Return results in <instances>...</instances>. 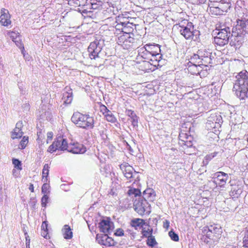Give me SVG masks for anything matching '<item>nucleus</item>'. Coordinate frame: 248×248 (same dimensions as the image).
Wrapping results in <instances>:
<instances>
[{"mask_svg": "<svg viewBox=\"0 0 248 248\" xmlns=\"http://www.w3.org/2000/svg\"><path fill=\"white\" fill-rule=\"evenodd\" d=\"M229 8V4L227 2H209L207 11L210 15L218 16L223 15L224 13L227 12Z\"/></svg>", "mask_w": 248, "mask_h": 248, "instance_id": "obj_7", "label": "nucleus"}, {"mask_svg": "<svg viewBox=\"0 0 248 248\" xmlns=\"http://www.w3.org/2000/svg\"><path fill=\"white\" fill-rule=\"evenodd\" d=\"M12 163L15 169H16L18 170H22V168L21 162L18 159L13 158Z\"/></svg>", "mask_w": 248, "mask_h": 248, "instance_id": "obj_39", "label": "nucleus"}, {"mask_svg": "<svg viewBox=\"0 0 248 248\" xmlns=\"http://www.w3.org/2000/svg\"><path fill=\"white\" fill-rule=\"evenodd\" d=\"M125 113H126V115L130 117V118H131L132 117H133V116H134V117H135V115H136L135 114V113L134 112V111L131 109H126Z\"/></svg>", "mask_w": 248, "mask_h": 248, "instance_id": "obj_51", "label": "nucleus"}, {"mask_svg": "<svg viewBox=\"0 0 248 248\" xmlns=\"http://www.w3.org/2000/svg\"><path fill=\"white\" fill-rule=\"evenodd\" d=\"M222 229L217 224L204 227L202 229L201 239L207 244H215L219 242L222 237Z\"/></svg>", "mask_w": 248, "mask_h": 248, "instance_id": "obj_3", "label": "nucleus"}, {"mask_svg": "<svg viewBox=\"0 0 248 248\" xmlns=\"http://www.w3.org/2000/svg\"><path fill=\"white\" fill-rule=\"evenodd\" d=\"M208 118H209L208 121L210 124H211V122L214 123V122H215L218 125H220L219 123L221 118L220 115L215 113L211 114Z\"/></svg>", "mask_w": 248, "mask_h": 248, "instance_id": "obj_30", "label": "nucleus"}, {"mask_svg": "<svg viewBox=\"0 0 248 248\" xmlns=\"http://www.w3.org/2000/svg\"><path fill=\"white\" fill-rule=\"evenodd\" d=\"M72 122L77 126L85 129H92L94 127V119L89 114H84L77 112L72 116Z\"/></svg>", "mask_w": 248, "mask_h": 248, "instance_id": "obj_4", "label": "nucleus"}, {"mask_svg": "<svg viewBox=\"0 0 248 248\" xmlns=\"http://www.w3.org/2000/svg\"><path fill=\"white\" fill-rule=\"evenodd\" d=\"M169 234L171 239L174 241L177 242L179 241V236L174 232L170 231L169 232Z\"/></svg>", "mask_w": 248, "mask_h": 248, "instance_id": "obj_44", "label": "nucleus"}, {"mask_svg": "<svg viewBox=\"0 0 248 248\" xmlns=\"http://www.w3.org/2000/svg\"><path fill=\"white\" fill-rule=\"evenodd\" d=\"M209 2L213 3H223L222 0H209Z\"/></svg>", "mask_w": 248, "mask_h": 248, "instance_id": "obj_58", "label": "nucleus"}, {"mask_svg": "<svg viewBox=\"0 0 248 248\" xmlns=\"http://www.w3.org/2000/svg\"><path fill=\"white\" fill-rule=\"evenodd\" d=\"M48 196L45 194L41 199V204L43 207H45L46 205V203L48 202Z\"/></svg>", "mask_w": 248, "mask_h": 248, "instance_id": "obj_47", "label": "nucleus"}, {"mask_svg": "<svg viewBox=\"0 0 248 248\" xmlns=\"http://www.w3.org/2000/svg\"><path fill=\"white\" fill-rule=\"evenodd\" d=\"M136 42L134 34H121L117 40L118 44L125 49H129L134 47Z\"/></svg>", "mask_w": 248, "mask_h": 248, "instance_id": "obj_8", "label": "nucleus"}, {"mask_svg": "<svg viewBox=\"0 0 248 248\" xmlns=\"http://www.w3.org/2000/svg\"><path fill=\"white\" fill-rule=\"evenodd\" d=\"M155 196L156 193L155 191L151 188H146L143 192V200L146 201L154 202Z\"/></svg>", "mask_w": 248, "mask_h": 248, "instance_id": "obj_22", "label": "nucleus"}, {"mask_svg": "<svg viewBox=\"0 0 248 248\" xmlns=\"http://www.w3.org/2000/svg\"><path fill=\"white\" fill-rule=\"evenodd\" d=\"M64 102L66 104H70L73 100V94L72 93H66L64 95Z\"/></svg>", "mask_w": 248, "mask_h": 248, "instance_id": "obj_40", "label": "nucleus"}, {"mask_svg": "<svg viewBox=\"0 0 248 248\" xmlns=\"http://www.w3.org/2000/svg\"><path fill=\"white\" fill-rule=\"evenodd\" d=\"M134 208L139 215H143L145 213L150 214L151 212V205L146 200H135L134 202Z\"/></svg>", "mask_w": 248, "mask_h": 248, "instance_id": "obj_9", "label": "nucleus"}, {"mask_svg": "<svg viewBox=\"0 0 248 248\" xmlns=\"http://www.w3.org/2000/svg\"><path fill=\"white\" fill-rule=\"evenodd\" d=\"M29 189L30 190V191L32 193L34 192V186L31 183L30 184Z\"/></svg>", "mask_w": 248, "mask_h": 248, "instance_id": "obj_57", "label": "nucleus"}, {"mask_svg": "<svg viewBox=\"0 0 248 248\" xmlns=\"http://www.w3.org/2000/svg\"><path fill=\"white\" fill-rule=\"evenodd\" d=\"M242 192V189L237 186L232 188L230 195L232 199H237L240 197Z\"/></svg>", "mask_w": 248, "mask_h": 248, "instance_id": "obj_28", "label": "nucleus"}, {"mask_svg": "<svg viewBox=\"0 0 248 248\" xmlns=\"http://www.w3.org/2000/svg\"><path fill=\"white\" fill-rule=\"evenodd\" d=\"M49 173V166L47 164H46L44 165L43 171H42V181H44V183H46L47 179V177Z\"/></svg>", "mask_w": 248, "mask_h": 248, "instance_id": "obj_31", "label": "nucleus"}, {"mask_svg": "<svg viewBox=\"0 0 248 248\" xmlns=\"http://www.w3.org/2000/svg\"><path fill=\"white\" fill-rule=\"evenodd\" d=\"M88 51L90 58L91 59H95L98 57L99 53L101 51V48L96 42H93L88 46Z\"/></svg>", "mask_w": 248, "mask_h": 248, "instance_id": "obj_18", "label": "nucleus"}, {"mask_svg": "<svg viewBox=\"0 0 248 248\" xmlns=\"http://www.w3.org/2000/svg\"><path fill=\"white\" fill-rule=\"evenodd\" d=\"M48 223L47 221H44L41 225V235L46 239L50 238L48 234Z\"/></svg>", "mask_w": 248, "mask_h": 248, "instance_id": "obj_26", "label": "nucleus"}, {"mask_svg": "<svg viewBox=\"0 0 248 248\" xmlns=\"http://www.w3.org/2000/svg\"><path fill=\"white\" fill-rule=\"evenodd\" d=\"M98 104L99 105V111L104 116L109 111L105 105L102 104L101 103H98Z\"/></svg>", "mask_w": 248, "mask_h": 248, "instance_id": "obj_41", "label": "nucleus"}, {"mask_svg": "<svg viewBox=\"0 0 248 248\" xmlns=\"http://www.w3.org/2000/svg\"><path fill=\"white\" fill-rule=\"evenodd\" d=\"M150 54L146 51L145 47L140 48L138 55L137 57L136 61H143L148 60L150 58Z\"/></svg>", "mask_w": 248, "mask_h": 248, "instance_id": "obj_24", "label": "nucleus"}, {"mask_svg": "<svg viewBox=\"0 0 248 248\" xmlns=\"http://www.w3.org/2000/svg\"><path fill=\"white\" fill-rule=\"evenodd\" d=\"M233 91L240 100L248 99V72L246 70L240 72L235 77Z\"/></svg>", "mask_w": 248, "mask_h": 248, "instance_id": "obj_2", "label": "nucleus"}, {"mask_svg": "<svg viewBox=\"0 0 248 248\" xmlns=\"http://www.w3.org/2000/svg\"><path fill=\"white\" fill-rule=\"evenodd\" d=\"M8 34L10 36V38L12 39L13 42L14 40H16L17 39V38L20 37L19 33L18 32L13 31H9Z\"/></svg>", "mask_w": 248, "mask_h": 248, "instance_id": "obj_43", "label": "nucleus"}, {"mask_svg": "<svg viewBox=\"0 0 248 248\" xmlns=\"http://www.w3.org/2000/svg\"><path fill=\"white\" fill-rule=\"evenodd\" d=\"M214 178L217 186L224 187L228 180V174L223 171H218L214 174Z\"/></svg>", "mask_w": 248, "mask_h": 248, "instance_id": "obj_16", "label": "nucleus"}, {"mask_svg": "<svg viewBox=\"0 0 248 248\" xmlns=\"http://www.w3.org/2000/svg\"><path fill=\"white\" fill-rule=\"evenodd\" d=\"M144 46L148 52V54H150L153 57H156L155 61L158 62L161 58L160 46L158 44H146Z\"/></svg>", "mask_w": 248, "mask_h": 248, "instance_id": "obj_13", "label": "nucleus"}, {"mask_svg": "<svg viewBox=\"0 0 248 248\" xmlns=\"http://www.w3.org/2000/svg\"><path fill=\"white\" fill-rule=\"evenodd\" d=\"M48 189V186L46 183H44L42 187V192L45 194L47 193Z\"/></svg>", "mask_w": 248, "mask_h": 248, "instance_id": "obj_52", "label": "nucleus"}, {"mask_svg": "<svg viewBox=\"0 0 248 248\" xmlns=\"http://www.w3.org/2000/svg\"><path fill=\"white\" fill-rule=\"evenodd\" d=\"M216 30L218 32L214 38V43L217 46H223L228 44L230 33L229 27L222 28L220 25L217 26Z\"/></svg>", "mask_w": 248, "mask_h": 248, "instance_id": "obj_6", "label": "nucleus"}, {"mask_svg": "<svg viewBox=\"0 0 248 248\" xmlns=\"http://www.w3.org/2000/svg\"><path fill=\"white\" fill-rule=\"evenodd\" d=\"M141 233L142 235V238H147L152 235L153 229L149 225L147 227H142Z\"/></svg>", "mask_w": 248, "mask_h": 248, "instance_id": "obj_29", "label": "nucleus"}, {"mask_svg": "<svg viewBox=\"0 0 248 248\" xmlns=\"http://www.w3.org/2000/svg\"><path fill=\"white\" fill-rule=\"evenodd\" d=\"M144 224H145V220L142 218H134L132 219L130 222V225L135 229H137V228L139 227H142Z\"/></svg>", "mask_w": 248, "mask_h": 248, "instance_id": "obj_27", "label": "nucleus"}, {"mask_svg": "<svg viewBox=\"0 0 248 248\" xmlns=\"http://www.w3.org/2000/svg\"><path fill=\"white\" fill-rule=\"evenodd\" d=\"M169 226H170V222L168 220H166L165 221H164V222H163L164 228L167 229H168Z\"/></svg>", "mask_w": 248, "mask_h": 248, "instance_id": "obj_55", "label": "nucleus"}, {"mask_svg": "<svg viewBox=\"0 0 248 248\" xmlns=\"http://www.w3.org/2000/svg\"><path fill=\"white\" fill-rule=\"evenodd\" d=\"M203 51H204L202 49L199 50L197 54H194L193 56L191 57L190 61L188 63L207 66V65L202 62L203 61V58H208V57L207 56H203L202 53Z\"/></svg>", "mask_w": 248, "mask_h": 248, "instance_id": "obj_17", "label": "nucleus"}, {"mask_svg": "<svg viewBox=\"0 0 248 248\" xmlns=\"http://www.w3.org/2000/svg\"><path fill=\"white\" fill-rule=\"evenodd\" d=\"M217 155V153H214L207 155L202 160V164L203 166H207L209 162Z\"/></svg>", "mask_w": 248, "mask_h": 248, "instance_id": "obj_33", "label": "nucleus"}, {"mask_svg": "<svg viewBox=\"0 0 248 248\" xmlns=\"http://www.w3.org/2000/svg\"><path fill=\"white\" fill-rule=\"evenodd\" d=\"M29 143V137L24 136L20 142L19 145V148L20 149H24L26 148Z\"/></svg>", "mask_w": 248, "mask_h": 248, "instance_id": "obj_36", "label": "nucleus"}, {"mask_svg": "<svg viewBox=\"0 0 248 248\" xmlns=\"http://www.w3.org/2000/svg\"><path fill=\"white\" fill-rule=\"evenodd\" d=\"M135 67L139 71L145 72H150L156 69V64L151 63L146 60L136 61Z\"/></svg>", "mask_w": 248, "mask_h": 248, "instance_id": "obj_11", "label": "nucleus"}, {"mask_svg": "<svg viewBox=\"0 0 248 248\" xmlns=\"http://www.w3.org/2000/svg\"><path fill=\"white\" fill-rule=\"evenodd\" d=\"M98 228L100 232L108 234L114 229V224L109 218L102 219L98 224Z\"/></svg>", "mask_w": 248, "mask_h": 248, "instance_id": "obj_14", "label": "nucleus"}, {"mask_svg": "<svg viewBox=\"0 0 248 248\" xmlns=\"http://www.w3.org/2000/svg\"><path fill=\"white\" fill-rule=\"evenodd\" d=\"M117 24L115 26L114 34L116 35H119L120 33L122 32L123 27L125 26V22H120L118 23L117 20L116 21Z\"/></svg>", "mask_w": 248, "mask_h": 248, "instance_id": "obj_32", "label": "nucleus"}, {"mask_svg": "<svg viewBox=\"0 0 248 248\" xmlns=\"http://www.w3.org/2000/svg\"><path fill=\"white\" fill-rule=\"evenodd\" d=\"M104 117L107 121L112 123L117 121V119L110 110L104 115Z\"/></svg>", "mask_w": 248, "mask_h": 248, "instance_id": "obj_34", "label": "nucleus"}, {"mask_svg": "<svg viewBox=\"0 0 248 248\" xmlns=\"http://www.w3.org/2000/svg\"><path fill=\"white\" fill-rule=\"evenodd\" d=\"M16 170L15 169H14L13 170V175H14L16 173Z\"/></svg>", "mask_w": 248, "mask_h": 248, "instance_id": "obj_60", "label": "nucleus"}, {"mask_svg": "<svg viewBox=\"0 0 248 248\" xmlns=\"http://www.w3.org/2000/svg\"><path fill=\"white\" fill-rule=\"evenodd\" d=\"M14 42L15 43L16 45L22 51V53L23 54L24 51V46L22 43L20 37L17 38V39L16 40H14Z\"/></svg>", "mask_w": 248, "mask_h": 248, "instance_id": "obj_42", "label": "nucleus"}, {"mask_svg": "<svg viewBox=\"0 0 248 248\" xmlns=\"http://www.w3.org/2000/svg\"><path fill=\"white\" fill-rule=\"evenodd\" d=\"M147 240V245L152 248L154 247L157 244L155 240V236L151 235V236L148 237Z\"/></svg>", "mask_w": 248, "mask_h": 248, "instance_id": "obj_38", "label": "nucleus"}, {"mask_svg": "<svg viewBox=\"0 0 248 248\" xmlns=\"http://www.w3.org/2000/svg\"><path fill=\"white\" fill-rule=\"evenodd\" d=\"M116 189H114L113 187L112 188L109 193V194L112 196H115L117 195V193L116 192Z\"/></svg>", "mask_w": 248, "mask_h": 248, "instance_id": "obj_56", "label": "nucleus"}, {"mask_svg": "<svg viewBox=\"0 0 248 248\" xmlns=\"http://www.w3.org/2000/svg\"><path fill=\"white\" fill-rule=\"evenodd\" d=\"M96 239L99 244L106 247L114 246L117 244L113 239L108 236V234H97Z\"/></svg>", "mask_w": 248, "mask_h": 248, "instance_id": "obj_15", "label": "nucleus"}, {"mask_svg": "<svg viewBox=\"0 0 248 248\" xmlns=\"http://www.w3.org/2000/svg\"><path fill=\"white\" fill-rule=\"evenodd\" d=\"M243 248H248V230L243 238Z\"/></svg>", "mask_w": 248, "mask_h": 248, "instance_id": "obj_45", "label": "nucleus"}, {"mask_svg": "<svg viewBox=\"0 0 248 248\" xmlns=\"http://www.w3.org/2000/svg\"><path fill=\"white\" fill-rule=\"evenodd\" d=\"M120 168L124 176L129 182H132L134 180L135 175L137 172L131 166L129 165L127 163L124 162L120 165Z\"/></svg>", "mask_w": 248, "mask_h": 248, "instance_id": "obj_12", "label": "nucleus"}, {"mask_svg": "<svg viewBox=\"0 0 248 248\" xmlns=\"http://www.w3.org/2000/svg\"><path fill=\"white\" fill-rule=\"evenodd\" d=\"M57 150H67L69 152L78 154L84 153L86 148L83 144L78 142L68 145L65 139L63 137H59L55 140L47 150L50 153H53Z\"/></svg>", "mask_w": 248, "mask_h": 248, "instance_id": "obj_1", "label": "nucleus"}, {"mask_svg": "<svg viewBox=\"0 0 248 248\" xmlns=\"http://www.w3.org/2000/svg\"><path fill=\"white\" fill-rule=\"evenodd\" d=\"M53 134L52 132H49L47 134V143L52 140Z\"/></svg>", "mask_w": 248, "mask_h": 248, "instance_id": "obj_54", "label": "nucleus"}, {"mask_svg": "<svg viewBox=\"0 0 248 248\" xmlns=\"http://www.w3.org/2000/svg\"><path fill=\"white\" fill-rule=\"evenodd\" d=\"M63 236L65 239H70L73 237V232L68 225H64L62 229Z\"/></svg>", "mask_w": 248, "mask_h": 248, "instance_id": "obj_25", "label": "nucleus"}, {"mask_svg": "<svg viewBox=\"0 0 248 248\" xmlns=\"http://www.w3.org/2000/svg\"><path fill=\"white\" fill-rule=\"evenodd\" d=\"M74 3L78 7H83L85 6L87 3V0H74Z\"/></svg>", "mask_w": 248, "mask_h": 248, "instance_id": "obj_46", "label": "nucleus"}, {"mask_svg": "<svg viewBox=\"0 0 248 248\" xmlns=\"http://www.w3.org/2000/svg\"><path fill=\"white\" fill-rule=\"evenodd\" d=\"M193 138L191 136L186 133L181 132L179 135V144L181 146H186V147H191L192 146V140Z\"/></svg>", "mask_w": 248, "mask_h": 248, "instance_id": "obj_19", "label": "nucleus"}, {"mask_svg": "<svg viewBox=\"0 0 248 248\" xmlns=\"http://www.w3.org/2000/svg\"><path fill=\"white\" fill-rule=\"evenodd\" d=\"M129 25H132L129 23H125V26H124L122 34H133V28Z\"/></svg>", "mask_w": 248, "mask_h": 248, "instance_id": "obj_35", "label": "nucleus"}, {"mask_svg": "<svg viewBox=\"0 0 248 248\" xmlns=\"http://www.w3.org/2000/svg\"><path fill=\"white\" fill-rule=\"evenodd\" d=\"M181 29L180 32L186 39L191 40L193 39L196 30L194 29L192 23L187 22L186 26L180 25Z\"/></svg>", "mask_w": 248, "mask_h": 248, "instance_id": "obj_10", "label": "nucleus"}, {"mask_svg": "<svg viewBox=\"0 0 248 248\" xmlns=\"http://www.w3.org/2000/svg\"><path fill=\"white\" fill-rule=\"evenodd\" d=\"M236 12L238 17L240 18L237 19V24L232 29V36L239 37H242L245 32V29L247 27V20L244 16L247 11L245 9H241L240 10H236Z\"/></svg>", "mask_w": 248, "mask_h": 248, "instance_id": "obj_5", "label": "nucleus"}, {"mask_svg": "<svg viewBox=\"0 0 248 248\" xmlns=\"http://www.w3.org/2000/svg\"><path fill=\"white\" fill-rule=\"evenodd\" d=\"M194 4L200 5L204 3L206 0H191Z\"/></svg>", "mask_w": 248, "mask_h": 248, "instance_id": "obj_53", "label": "nucleus"}, {"mask_svg": "<svg viewBox=\"0 0 248 248\" xmlns=\"http://www.w3.org/2000/svg\"><path fill=\"white\" fill-rule=\"evenodd\" d=\"M22 123L19 122L16 123V127L14 129L13 131L12 132L11 137L13 139L20 138L23 132L22 130Z\"/></svg>", "mask_w": 248, "mask_h": 248, "instance_id": "obj_23", "label": "nucleus"}, {"mask_svg": "<svg viewBox=\"0 0 248 248\" xmlns=\"http://www.w3.org/2000/svg\"><path fill=\"white\" fill-rule=\"evenodd\" d=\"M203 66L204 65H196L188 63L187 70L188 72L193 75H200L202 76Z\"/></svg>", "mask_w": 248, "mask_h": 248, "instance_id": "obj_21", "label": "nucleus"}, {"mask_svg": "<svg viewBox=\"0 0 248 248\" xmlns=\"http://www.w3.org/2000/svg\"><path fill=\"white\" fill-rule=\"evenodd\" d=\"M226 248H235V247L232 245H229Z\"/></svg>", "mask_w": 248, "mask_h": 248, "instance_id": "obj_59", "label": "nucleus"}, {"mask_svg": "<svg viewBox=\"0 0 248 248\" xmlns=\"http://www.w3.org/2000/svg\"><path fill=\"white\" fill-rule=\"evenodd\" d=\"M24 234L26 238V245L27 248H30V239L29 236L28 235L27 232L25 231Z\"/></svg>", "mask_w": 248, "mask_h": 248, "instance_id": "obj_50", "label": "nucleus"}, {"mask_svg": "<svg viewBox=\"0 0 248 248\" xmlns=\"http://www.w3.org/2000/svg\"><path fill=\"white\" fill-rule=\"evenodd\" d=\"M130 118L131 119L132 124L134 126H137L138 123V118L137 116L135 115V118L133 116Z\"/></svg>", "mask_w": 248, "mask_h": 248, "instance_id": "obj_49", "label": "nucleus"}, {"mask_svg": "<svg viewBox=\"0 0 248 248\" xmlns=\"http://www.w3.org/2000/svg\"><path fill=\"white\" fill-rule=\"evenodd\" d=\"M127 194L129 196L134 195L135 197L140 196V190L138 188L130 187L128 190Z\"/></svg>", "mask_w": 248, "mask_h": 248, "instance_id": "obj_37", "label": "nucleus"}, {"mask_svg": "<svg viewBox=\"0 0 248 248\" xmlns=\"http://www.w3.org/2000/svg\"><path fill=\"white\" fill-rule=\"evenodd\" d=\"M0 22L4 26H8L11 24V16L8 10L4 8L1 9Z\"/></svg>", "mask_w": 248, "mask_h": 248, "instance_id": "obj_20", "label": "nucleus"}, {"mask_svg": "<svg viewBox=\"0 0 248 248\" xmlns=\"http://www.w3.org/2000/svg\"><path fill=\"white\" fill-rule=\"evenodd\" d=\"M114 234L116 236H124V231L121 228L117 229L116 230V232H115Z\"/></svg>", "mask_w": 248, "mask_h": 248, "instance_id": "obj_48", "label": "nucleus"}]
</instances>
